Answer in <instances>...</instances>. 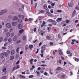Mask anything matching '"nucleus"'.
Returning a JSON list of instances; mask_svg holds the SVG:
<instances>
[{"label": "nucleus", "instance_id": "nucleus-1", "mask_svg": "<svg viewBox=\"0 0 79 79\" xmlns=\"http://www.w3.org/2000/svg\"><path fill=\"white\" fill-rule=\"evenodd\" d=\"M45 45H43L41 47V52L43 53L44 52V51L45 50Z\"/></svg>", "mask_w": 79, "mask_h": 79}, {"label": "nucleus", "instance_id": "nucleus-2", "mask_svg": "<svg viewBox=\"0 0 79 79\" xmlns=\"http://www.w3.org/2000/svg\"><path fill=\"white\" fill-rule=\"evenodd\" d=\"M1 12H0V15H3V13H6L7 12V10H2Z\"/></svg>", "mask_w": 79, "mask_h": 79}, {"label": "nucleus", "instance_id": "nucleus-3", "mask_svg": "<svg viewBox=\"0 0 79 79\" xmlns=\"http://www.w3.org/2000/svg\"><path fill=\"white\" fill-rule=\"evenodd\" d=\"M47 15L50 17H53V15L51 14V13L49 12H47Z\"/></svg>", "mask_w": 79, "mask_h": 79}, {"label": "nucleus", "instance_id": "nucleus-4", "mask_svg": "<svg viewBox=\"0 0 79 79\" xmlns=\"http://www.w3.org/2000/svg\"><path fill=\"white\" fill-rule=\"evenodd\" d=\"M33 61H34V62H36L37 61V60L36 59H35V60H34L33 59H32L31 60H30V63L31 65H32V62Z\"/></svg>", "mask_w": 79, "mask_h": 79}, {"label": "nucleus", "instance_id": "nucleus-5", "mask_svg": "<svg viewBox=\"0 0 79 79\" xmlns=\"http://www.w3.org/2000/svg\"><path fill=\"white\" fill-rule=\"evenodd\" d=\"M6 26L7 27L10 28V27H11V24H10V23H7L6 24Z\"/></svg>", "mask_w": 79, "mask_h": 79}, {"label": "nucleus", "instance_id": "nucleus-6", "mask_svg": "<svg viewBox=\"0 0 79 79\" xmlns=\"http://www.w3.org/2000/svg\"><path fill=\"white\" fill-rule=\"evenodd\" d=\"M48 22L49 23H55L56 22V21L54 20H53L52 19H48Z\"/></svg>", "mask_w": 79, "mask_h": 79}, {"label": "nucleus", "instance_id": "nucleus-7", "mask_svg": "<svg viewBox=\"0 0 79 79\" xmlns=\"http://www.w3.org/2000/svg\"><path fill=\"white\" fill-rule=\"evenodd\" d=\"M45 22L43 21V23L41 24V27H43L45 26Z\"/></svg>", "mask_w": 79, "mask_h": 79}, {"label": "nucleus", "instance_id": "nucleus-8", "mask_svg": "<svg viewBox=\"0 0 79 79\" xmlns=\"http://www.w3.org/2000/svg\"><path fill=\"white\" fill-rule=\"evenodd\" d=\"M18 27L19 29H22V25L19 24V25H18Z\"/></svg>", "mask_w": 79, "mask_h": 79}, {"label": "nucleus", "instance_id": "nucleus-9", "mask_svg": "<svg viewBox=\"0 0 79 79\" xmlns=\"http://www.w3.org/2000/svg\"><path fill=\"white\" fill-rule=\"evenodd\" d=\"M17 25V23L16 22H13L12 23V26H15Z\"/></svg>", "mask_w": 79, "mask_h": 79}, {"label": "nucleus", "instance_id": "nucleus-10", "mask_svg": "<svg viewBox=\"0 0 79 79\" xmlns=\"http://www.w3.org/2000/svg\"><path fill=\"white\" fill-rule=\"evenodd\" d=\"M0 57H1V58L3 59L4 57V55L3 54H1V55H0Z\"/></svg>", "mask_w": 79, "mask_h": 79}, {"label": "nucleus", "instance_id": "nucleus-11", "mask_svg": "<svg viewBox=\"0 0 79 79\" xmlns=\"http://www.w3.org/2000/svg\"><path fill=\"white\" fill-rule=\"evenodd\" d=\"M19 17L20 18H24V16L22 15H18Z\"/></svg>", "mask_w": 79, "mask_h": 79}, {"label": "nucleus", "instance_id": "nucleus-12", "mask_svg": "<svg viewBox=\"0 0 79 79\" xmlns=\"http://www.w3.org/2000/svg\"><path fill=\"white\" fill-rule=\"evenodd\" d=\"M17 19H18V17L16 16H15L13 17V19H12V20L13 21L16 20Z\"/></svg>", "mask_w": 79, "mask_h": 79}, {"label": "nucleus", "instance_id": "nucleus-13", "mask_svg": "<svg viewBox=\"0 0 79 79\" xmlns=\"http://www.w3.org/2000/svg\"><path fill=\"white\" fill-rule=\"evenodd\" d=\"M59 55H63V52H62L61 50H59Z\"/></svg>", "mask_w": 79, "mask_h": 79}, {"label": "nucleus", "instance_id": "nucleus-14", "mask_svg": "<svg viewBox=\"0 0 79 79\" xmlns=\"http://www.w3.org/2000/svg\"><path fill=\"white\" fill-rule=\"evenodd\" d=\"M6 37H8L10 35V32H7L6 33Z\"/></svg>", "mask_w": 79, "mask_h": 79}, {"label": "nucleus", "instance_id": "nucleus-15", "mask_svg": "<svg viewBox=\"0 0 79 79\" xmlns=\"http://www.w3.org/2000/svg\"><path fill=\"white\" fill-rule=\"evenodd\" d=\"M56 21H57V22H58L61 21V18H59L57 19Z\"/></svg>", "mask_w": 79, "mask_h": 79}, {"label": "nucleus", "instance_id": "nucleus-16", "mask_svg": "<svg viewBox=\"0 0 79 79\" xmlns=\"http://www.w3.org/2000/svg\"><path fill=\"white\" fill-rule=\"evenodd\" d=\"M6 68H4L2 70V72L4 73H6Z\"/></svg>", "mask_w": 79, "mask_h": 79}, {"label": "nucleus", "instance_id": "nucleus-17", "mask_svg": "<svg viewBox=\"0 0 79 79\" xmlns=\"http://www.w3.org/2000/svg\"><path fill=\"white\" fill-rule=\"evenodd\" d=\"M10 60H12L14 59V56H10Z\"/></svg>", "mask_w": 79, "mask_h": 79}, {"label": "nucleus", "instance_id": "nucleus-18", "mask_svg": "<svg viewBox=\"0 0 79 79\" xmlns=\"http://www.w3.org/2000/svg\"><path fill=\"white\" fill-rule=\"evenodd\" d=\"M17 39V37L16 36H15L13 38V41H15L16 40V39Z\"/></svg>", "mask_w": 79, "mask_h": 79}, {"label": "nucleus", "instance_id": "nucleus-19", "mask_svg": "<svg viewBox=\"0 0 79 79\" xmlns=\"http://www.w3.org/2000/svg\"><path fill=\"white\" fill-rule=\"evenodd\" d=\"M15 51H14V50H12V51H11V55H13Z\"/></svg>", "mask_w": 79, "mask_h": 79}, {"label": "nucleus", "instance_id": "nucleus-20", "mask_svg": "<svg viewBox=\"0 0 79 79\" xmlns=\"http://www.w3.org/2000/svg\"><path fill=\"white\" fill-rule=\"evenodd\" d=\"M73 3H70V4H69V7H72V6H73Z\"/></svg>", "mask_w": 79, "mask_h": 79}, {"label": "nucleus", "instance_id": "nucleus-21", "mask_svg": "<svg viewBox=\"0 0 79 79\" xmlns=\"http://www.w3.org/2000/svg\"><path fill=\"white\" fill-rule=\"evenodd\" d=\"M61 70V68L60 67H58L57 69H56V70L60 71Z\"/></svg>", "mask_w": 79, "mask_h": 79}, {"label": "nucleus", "instance_id": "nucleus-22", "mask_svg": "<svg viewBox=\"0 0 79 79\" xmlns=\"http://www.w3.org/2000/svg\"><path fill=\"white\" fill-rule=\"evenodd\" d=\"M20 78H25V77L23 75H20Z\"/></svg>", "mask_w": 79, "mask_h": 79}, {"label": "nucleus", "instance_id": "nucleus-23", "mask_svg": "<svg viewBox=\"0 0 79 79\" xmlns=\"http://www.w3.org/2000/svg\"><path fill=\"white\" fill-rule=\"evenodd\" d=\"M23 31H24V30L23 29L19 31V33H20V34H21V33H22L23 32Z\"/></svg>", "mask_w": 79, "mask_h": 79}, {"label": "nucleus", "instance_id": "nucleus-24", "mask_svg": "<svg viewBox=\"0 0 79 79\" xmlns=\"http://www.w3.org/2000/svg\"><path fill=\"white\" fill-rule=\"evenodd\" d=\"M28 47H29L30 49H31L32 48H33L34 47L33 46V45H29V46Z\"/></svg>", "mask_w": 79, "mask_h": 79}, {"label": "nucleus", "instance_id": "nucleus-25", "mask_svg": "<svg viewBox=\"0 0 79 79\" xmlns=\"http://www.w3.org/2000/svg\"><path fill=\"white\" fill-rule=\"evenodd\" d=\"M28 48H29V47H28V46L26 45V46H25V50H27Z\"/></svg>", "mask_w": 79, "mask_h": 79}, {"label": "nucleus", "instance_id": "nucleus-26", "mask_svg": "<svg viewBox=\"0 0 79 79\" xmlns=\"http://www.w3.org/2000/svg\"><path fill=\"white\" fill-rule=\"evenodd\" d=\"M79 6H77L75 7V9L78 10H79Z\"/></svg>", "mask_w": 79, "mask_h": 79}, {"label": "nucleus", "instance_id": "nucleus-27", "mask_svg": "<svg viewBox=\"0 0 79 79\" xmlns=\"http://www.w3.org/2000/svg\"><path fill=\"white\" fill-rule=\"evenodd\" d=\"M22 40H26V36H23L22 38Z\"/></svg>", "mask_w": 79, "mask_h": 79}, {"label": "nucleus", "instance_id": "nucleus-28", "mask_svg": "<svg viewBox=\"0 0 79 79\" xmlns=\"http://www.w3.org/2000/svg\"><path fill=\"white\" fill-rule=\"evenodd\" d=\"M75 60L76 62H78L79 61V59H78L77 58H75Z\"/></svg>", "mask_w": 79, "mask_h": 79}, {"label": "nucleus", "instance_id": "nucleus-29", "mask_svg": "<svg viewBox=\"0 0 79 79\" xmlns=\"http://www.w3.org/2000/svg\"><path fill=\"white\" fill-rule=\"evenodd\" d=\"M8 54H8V53H7L5 52L4 53V55H5V56H7L8 55Z\"/></svg>", "mask_w": 79, "mask_h": 79}, {"label": "nucleus", "instance_id": "nucleus-30", "mask_svg": "<svg viewBox=\"0 0 79 79\" xmlns=\"http://www.w3.org/2000/svg\"><path fill=\"white\" fill-rule=\"evenodd\" d=\"M76 12V11L75 10H74L73 12V14H72V15L73 16H74L75 15V12Z\"/></svg>", "mask_w": 79, "mask_h": 79}, {"label": "nucleus", "instance_id": "nucleus-31", "mask_svg": "<svg viewBox=\"0 0 79 79\" xmlns=\"http://www.w3.org/2000/svg\"><path fill=\"white\" fill-rule=\"evenodd\" d=\"M21 41L20 40H19L16 41V44H19L20 43Z\"/></svg>", "mask_w": 79, "mask_h": 79}, {"label": "nucleus", "instance_id": "nucleus-32", "mask_svg": "<svg viewBox=\"0 0 79 79\" xmlns=\"http://www.w3.org/2000/svg\"><path fill=\"white\" fill-rule=\"evenodd\" d=\"M66 53L68 54H71V52H70V51H67Z\"/></svg>", "mask_w": 79, "mask_h": 79}, {"label": "nucleus", "instance_id": "nucleus-33", "mask_svg": "<svg viewBox=\"0 0 79 79\" xmlns=\"http://www.w3.org/2000/svg\"><path fill=\"white\" fill-rule=\"evenodd\" d=\"M51 37L50 36H47V40H50Z\"/></svg>", "mask_w": 79, "mask_h": 79}, {"label": "nucleus", "instance_id": "nucleus-34", "mask_svg": "<svg viewBox=\"0 0 79 79\" xmlns=\"http://www.w3.org/2000/svg\"><path fill=\"white\" fill-rule=\"evenodd\" d=\"M17 22L19 23H21V22H22V20L21 19H19L18 20V21H17Z\"/></svg>", "mask_w": 79, "mask_h": 79}, {"label": "nucleus", "instance_id": "nucleus-35", "mask_svg": "<svg viewBox=\"0 0 79 79\" xmlns=\"http://www.w3.org/2000/svg\"><path fill=\"white\" fill-rule=\"evenodd\" d=\"M43 8L45 9L47 8V5H44V6H43Z\"/></svg>", "mask_w": 79, "mask_h": 79}, {"label": "nucleus", "instance_id": "nucleus-36", "mask_svg": "<svg viewBox=\"0 0 79 79\" xmlns=\"http://www.w3.org/2000/svg\"><path fill=\"white\" fill-rule=\"evenodd\" d=\"M61 23L63 25L66 23L64 21H62L61 22Z\"/></svg>", "mask_w": 79, "mask_h": 79}, {"label": "nucleus", "instance_id": "nucleus-37", "mask_svg": "<svg viewBox=\"0 0 79 79\" xmlns=\"http://www.w3.org/2000/svg\"><path fill=\"white\" fill-rule=\"evenodd\" d=\"M44 12H45V11L43 10H41L40 11V13H43Z\"/></svg>", "mask_w": 79, "mask_h": 79}, {"label": "nucleus", "instance_id": "nucleus-38", "mask_svg": "<svg viewBox=\"0 0 79 79\" xmlns=\"http://www.w3.org/2000/svg\"><path fill=\"white\" fill-rule=\"evenodd\" d=\"M51 5H52V6H54L55 5V3H51Z\"/></svg>", "mask_w": 79, "mask_h": 79}, {"label": "nucleus", "instance_id": "nucleus-39", "mask_svg": "<svg viewBox=\"0 0 79 79\" xmlns=\"http://www.w3.org/2000/svg\"><path fill=\"white\" fill-rule=\"evenodd\" d=\"M19 48H17V49H16V52H18L19 51Z\"/></svg>", "mask_w": 79, "mask_h": 79}, {"label": "nucleus", "instance_id": "nucleus-40", "mask_svg": "<svg viewBox=\"0 0 79 79\" xmlns=\"http://www.w3.org/2000/svg\"><path fill=\"white\" fill-rule=\"evenodd\" d=\"M65 77V75H63L61 76V78H64Z\"/></svg>", "mask_w": 79, "mask_h": 79}, {"label": "nucleus", "instance_id": "nucleus-41", "mask_svg": "<svg viewBox=\"0 0 79 79\" xmlns=\"http://www.w3.org/2000/svg\"><path fill=\"white\" fill-rule=\"evenodd\" d=\"M44 75L45 76H47V75H48V73H47V72H44Z\"/></svg>", "mask_w": 79, "mask_h": 79}, {"label": "nucleus", "instance_id": "nucleus-42", "mask_svg": "<svg viewBox=\"0 0 79 79\" xmlns=\"http://www.w3.org/2000/svg\"><path fill=\"white\" fill-rule=\"evenodd\" d=\"M56 22H54V23H52V24L56 25Z\"/></svg>", "mask_w": 79, "mask_h": 79}, {"label": "nucleus", "instance_id": "nucleus-43", "mask_svg": "<svg viewBox=\"0 0 79 79\" xmlns=\"http://www.w3.org/2000/svg\"><path fill=\"white\" fill-rule=\"evenodd\" d=\"M2 41V38L1 37L0 38V43Z\"/></svg>", "mask_w": 79, "mask_h": 79}, {"label": "nucleus", "instance_id": "nucleus-44", "mask_svg": "<svg viewBox=\"0 0 79 79\" xmlns=\"http://www.w3.org/2000/svg\"><path fill=\"white\" fill-rule=\"evenodd\" d=\"M41 66H43V67H46V66H47V65L42 64V65H41Z\"/></svg>", "mask_w": 79, "mask_h": 79}, {"label": "nucleus", "instance_id": "nucleus-45", "mask_svg": "<svg viewBox=\"0 0 79 79\" xmlns=\"http://www.w3.org/2000/svg\"><path fill=\"white\" fill-rule=\"evenodd\" d=\"M8 53V54H10V50H7V53Z\"/></svg>", "mask_w": 79, "mask_h": 79}, {"label": "nucleus", "instance_id": "nucleus-46", "mask_svg": "<svg viewBox=\"0 0 79 79\" xmlns=\"http://www.w3.org/2000/svg\"><path fill=\"white\" fill-rule=\"evenodd\" d=\"M32 77H33V75H30V76L29 77V78H32Z\"/></svg>", "mask_w": 79, "mask_h": 79}, {"label": "nucleus", "instance_id": "nucleus-47", "mask_svg": "<svg viewBox=\"0 0 79 79\" xmlns=\"http://www.w3.org/2000/svg\"><path fill=\"white\" fill-rule=\"evenodd\" d=\"M31 6L33 4V2L32 0H31Z\"/></svg>", "mask_w": 79, "mask_h": 79}, {"label": "nucleus", "instance_id": "nucleus-48", "mask_svg": "<svg viewBox=\"0 0 79 79\" xmlns=\"http://www.w3.org/2000/svg\"><path fill=\"white\" fill-rule=\"evenodd\" d=\"M36 6H37V3H35V5L34 6V8H36Z\"/></svg>", "mask_w": 79, "mask_h": 79}, {"label": "nucleus", "instance_id": "nucleus-49", "mask_svg": "<svg viewBox=\"0 0 79 79\" xmlns=\"http://www.w3.org/2000/svg\"><path fill=\"white\" fill-rule=\"evenodd\" d=\"M57 12L58 13H61V12H62V11H61V10H57Z\"/></svg>", "mask_w": 79, "mask_h": 79}, {"label": "nucleus", "instance_id": "nucleus-50", "mask_svg": "<svg viewBox=\"0 0 79 79\" xmlns=\"http://www.w3.org/2000/svg\"><path fill=\"white\" fill-rule=\"evenodd\" d=\"M50 13H53V9H51V10H50Z\"/></svg>", "mask_w": 79, "mask_h": 79}, {"label": "nucleus", "instance_id": "nucleus-51", "mask_svg": "<svg viewBox=\"0 0 79 79\" xmlns=\"http://www.w3.org/2000/svg\"><path fill=\"white\" fill-rule=\"evenodd\" d=\"M11 41V39H8V42H10Z\"/></svg>", "mask_w": 79, "mask_h": 79}, {"label": "nucleus", "instance_id": "nucleus-52", "mask_svg": "<svg viewBox=\"0 0 79 79\" xmlns=\"http://www.w3.org/2000/svg\"><path fill=\"white\" fill-rule=\"evenodd\" d=\"M2 49L4 50H5V49H6V48L5 47H2Z\"/></svg>", "mask_w": 79, "mask_h": 79}, {"label": "nucleus", "instance_id": "nucleus-53", "mask_svg": "<svg viewBox=\"0 0 79 79\" xmlns=\"http://www.w3.org/2000/svg\"><path fill=\"white\" fill-rule=\"evenodd\" d=\"M32 21V19L31 18L29 19V21Z\"/></svg>", "mask_w": 79, "mask_h": 79}, {"label": "nucleus", "instance_id": "nucleus-54", "mask_svg": "<svg viewBox=\"0 0 79 79\" xmlns=\"http://www.w3.org/2000/svg\"><path fill=\"white\" fill-rule=\"evenodd\" d=\"M14 35V33H12V34H11V37L13 36Z\"/></svg>", "mask_w": 79, "mask_h": 79}, {"label": "nucleus", "instance_id": "nucleus-55", "mask_svg": "<svg viewBox=\"0 0 79 79\" xmlns=\"http://www.w3.org/2000/svg\"><path fill=\"white\" fill-rule=\"evenodd\" d=\"M61 59L62 60H64L65 59L64 58V57H63V56H61Z\"/></svg>", "mask_w": 79, "mask_h": 79}, {"label": "nucleus", "instance_id": "nucleus-56", "mask_svg": "<svg viewBox=\"0 0 79 79\" xmlns=\"http://www.w3.org/2000/svg\"><path fill=\"white\" fill-rule=\"evenodd\" d=\"M2 79H6V76H4L3 77H2Z\"/></svg>", "mask_w": 79, "mask_h": 79}, {"label": "nucleus", "instance_id": "nucleus-57", "mask_svg": "<svg viewBox=\"0 0 79 79\" xmlns=\"http://www.w3.org/2000/svg\"><path fill=\"white\" fill-rule=\"evenodd\" d=\"M47 30H48V31H50V27H47Z\"/></svg>", "mask_w": 79, "mask_h": 79}, {"label": "nucleus", "instance_id": "nucleus-58", "mask_svg": "<svg viewBox=\"0 0 79 79\" xmlns=\"http://www.w3.org/2000/svg\"><path fill=\"white\" fill-rule=\"evenodd\" d=\"M8 18H9V19H11L12 18V16H11L10 15V16H9V17H8Z\"/></svg>", "mask_w": 79, "mask_h": 79}, {"label": "nucleus", "instance_id": "nucleus-59", "mask_svg": "<svg viewBox=\"0 0 79 79\" xmlns=\"http://www.w3.org/2000/svg\"><path fill=\"white\" fill-rule=\"evenodd\" d=\"M7 31V29H4V32H6Z\"/></svg>", "mask_w": 79, "mask_h": 79}, {"label": "nucleus", "instance_id": "nucleus-60", "mask_svg": "<svg viewBox=\"0 0 79 79\" xmlns=\"http://www.w3.org/2000/svg\"><path fill=\"white\" fill-rule=\"evenodd\" d=\"M36 74L38 75H39L40 74V72H37V73H36Z\"/></svg>", "mask_w": 79, "mask_h": 79}, {"label": "nucleus", "instance_id": "nucleus-61", "mask_svg": "<svg viewBox=\"0 0 79 79\" xmlns=\"http://www.w3.org/2000/svg\"><path fill=\"white\" fill-rule=\"evenodd\" d=\"M48 26H52V25L51 24H48Z\"/></svg>", "mask_w": 79, "mask_h": 79}, {"label": "nucleus", "instance_id": "nucleus-62", "mask_svg": "<svg viewBox=\"0 0 79 79\" xmlns=\"http://www.w3.org/2000/svg\"><path fill=\"white\" fill-rule=\"evenodd\" d=\"M40 55L41 56V57H43V54H40Z\"/></svg>", "mask_w": 79, "mask_h": 79}, {"label": "nucleus", "instance_id": "nucleus-63", "mask_svg": "<svg viewBox=\"0 0 79 79\" xmlns=\"http://www.w3.org/2000/svg\"><path fill=\"white\" fill-rule=\"evenodd\" d=\"M49 11V10H48V9H46V11H47V12H48Z\"/></svg>", "mask_w": 79, "mask_h": 79}, {"label": "nucleus", "instance_id": "nucleus-64", "mask_svg": "<svg viewBox=\"0 0 79 79\" xmlns=\"http://www.w3.org/2000/svg\"><path fill=\"white\" fill-rule=\"evenodd\" d=\"M76 27H79V24L77 25H76Z\"/></svg>", "mask_w": 79, "mask_h": 79}]
</instances>
